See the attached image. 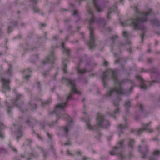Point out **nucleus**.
<instances>
[{"mask_svg": "<svg viewBox=\"0 0 160 160\" xmlns=\"http://www.w3.org/2000/svg\"><path fill=\"white\" fill-rule=\"evenodd\" d=\"M4 150L3 148H0V152H2Z\"/></svg>", "mask_w": 160, "mask_h": 160, "instance_id": "0e129e2a", "label": "nucleus"}, {"mask_svg": "<svg viewBox=\"0 0 160 160\" xmlns=\"http://www.w3.org/2000/svg\"><path fill=\"white\" fill-rule=\"evenodd\" d=\"M62 81L66 82L67 85H70L71 88V91L69 93L68 96L67 97L66 100L72 99L73 92L78 94L80 93V92L75 87L74 80H71L67 78L63 77L62 78Z\"/></svg>", "mask_w": 160, "mask_h": 160, "instance_id": "39448f33", "label": "nucleus"}, {"mask_svg": "<svg viewBox=\"0 0 160 160\" xmlns=\"http://www.w3.org/2000/svg\"><path fill=\"white\" fill-rule=\"evenodd\" d=\"M76 154L78 155H81V152L79 151H77L76 152Z\"/></svg>", "mask_w": 160, "mask_h": 160, "instance_id": "de8ad7c7", "label": "nucleus"}, {"mask_svg": "<svg viewBox=\"0 0 160 160\" xmlns=\"http://www.w3.org/2000/svg\"><path fill=\"white\" fill-rule=\"evenodd\" d=\"M12 66L11 65H8V72L7 74V75L9 76H11L12 74Z\"/></svg>", "mask_w": 160, "mask_h": 160, "instance_id": "a878e982", "label": "nucleus"}, {"mask_svg": "<svg viewBox=\"0 0 160 160\" xmlns=\"http://www.w3.org/2000/svg\"><path fill=\"white\" fill-rule=\"evenodd\" d=\"M56 58L54 56V52L52 51L49 55L48 56L45 60L43 61V64H44L50 63L52 64V66L53 67V64H54V62Z\"/></svg>", "mask_w": 160, "mask_h": 160, "instance_id": "6e6552de", "label": "nucleus"}, {"mask_svg": "<svg viewBox=\"0 0 160 160\" xmlns=\"http://www.w3.org/2000/svg\"><path fill=\"white\" fill-rule=\"evenodd\" d=\"M32 71V69L31 68H29L26 70H24L22 72L23 73H29Z\"/></svg>", "mask_w": 160, "mask_h": 160, "instance_id": "c756f323", "label": "nucleus"}, {"mask_svg": "<svg viewBox=\"0 0 160 160\" xmlns=\"http://www.w3.org/2000/svg\"><path fill=\"white\" fill-rule=\"evenodd\" d=\"M78 10H74V13H73V15H77L78 14Z\"/></svg>", "mask_w": 160, "mask_h": 160, "instance_id": "09e8293b", "label": "nucleus"}, {"mask_svg": "<svg viewBox=\"0 0 160 160\" xmlns=\"http://www.w3.org/2000/svg\"><path fill=\"white\" fill-rule=\"evenodd\" d=\"M155 158L153 157H150V160H154Z\"/></svg>", "mask_w": 160, "mask_h": 160, "instance_id": "69168bd1", "label": "nucleus"}, {"mask_svg": "<svg viewBox=\"0 0 160 160\" xmlns=\"http://www.w3.org/2000/svg\"><path fill=\"white\" fill-rule=\"evenodd\" d=\"M70 21V20L69 19H67L65 21V23H68V22H69Z\"/></svg>", "mask_w": 160, "mask_h": 160, "instance_id": "e2e57ef3", "label": "nucleus"}, {"mask_svg": "<svg viewBox=\"0 0 160 160\" xmlns=\"http://www.w3.org/2000/svg\"><path fill=\"white\" fill-rule=\"evenodd\" d=\"M102 136V134L101 132H98L97 135L95 136L96 138L100 140V138Z\"/></svg>", "mask_w": 160, "mask_h": 160, "instance_id": "473e14b6", "label": "nucleus"}, {"mask_svg": "<svg viewBox=\"0 0 160 160\" xmlns=\"http://www.w3.org/2000/svg\"><path fill=\"white\" fill-rule=\"evenodd\" d=\"M103 63L105 65H107L108 64V62H107L106 61H105Z\"/></svg>", "mask_w": 160, "mask_h": 160, "instance_id": "bf43d9fd", "label": "nucleus"}, {"mask_svg": "<svg viewBox=\"0 0 160 160\" xmlns=\"http://www.w3.org/2000/svg\"><path fill=\"white\" fill-rule=\"evenodd\" d=\"M42 101V107H44L46 105L48 104L49 102L50 101Z\"/></svg>", "mask_w": 160, "mask_h": 160, "instance_id": "c85d7f7f", "label": "nucleus"}, {"mask_svg": "<svg viewBox=\"0 0 160 160\" xmlns=\"http://www.w3.org/2000/svg\"><path fill=\"white\" fill-rule=\"evenodd\" d=\"M124 139L121 140L117 143V146L113 148L112 151L109 152L110 154L112 155L118 153L120 149H123L124 148Z\"/></svg>", "mask_w": 160, "mask_h": 160, "instance_id": "423d86ee", "label": "nucleus"}, {"mask_svg": "<svg viewBox=\"0 0 160 160\" xmlns=\"http://www.w3.org/2000/svg\"><path fill=\"white\" fill-rule=\"evenodd\" d=\"M137 78L139 79L141 82V84L140 85V88H141L146 89L148 88L147 85H146V82L143 80L142 77L139 76H138Z\"/></svg>", "mask_w": 160, "mask_h": 160, "instance_id": "f3484780", "label": "nucleus"}, {"mask_svg": "<svg viewBox=\"0 0 160 160\" xmlns=\"http://www.w3.org/2000/svg\"><path fill=\"white\" fill-rule=\"evenodd\" d=\"M89 25L88 26V28L89 30H90V20H88Z\"/></svg>", "mask_w": 160, "mask_h": 160, "instance_id": "680f3d73", "label": "nucleus"}, {"mask_svg": "<svg viewBox=\"0 0 160 160\" xmlns=\"http://www.w3.org/2000/svg\"><path fill=\"white\" fill-rule=\"evenodd\" d=\"M8 146L9 147V148H10L14 152H17V150L15 148V147H13L11 144V143H9L8 144Z\"/></svg>", "mask_w": 160, "mask_h": 160, "instance_id": "2f4dec72", "label": "nucleus"}, {"mask_svg": "<svg viewBox=\"0 0 160 160\" xmlns=\"http://www.w3.org/2000/svg\"><path fill=\"white\" fill-rule=\"evenodd\" d=\"M153 154L156 155L159 154H160V151L159 150H156L153 152Z\"/></svg>", "mask_w": 160, "mask_h": 160, "instance_id": "a19ab883", "label": "nucleus"}, {"mask_svg": "<svg viewBox=\"0 0 160 160\" xmlns=\"http://www.w3.org/2000/svg\"><path fill=\"white\" fill-rule=\"evenodd\" d=\"M125 158V156L122 154H120V160H123Z\"/></svg>", "mask_w": 160, "mask_h": 160, "instance_id": "4c0bfd02", "label": "nucleus"}, {"mask_svg": "<svg viewBox=\"0 0 160 160\" xmlns=\"http://www.w3.org/2000/svg\"><path fill=\"white\" fill-rule=\"evenodd\" d=\"M91 49L95 47V44L94 37L93 33L91 31Z\"/></svg>", "mask_w": 160, "mask_h": 160, "instance_id": "aec40b11", "label": "nucleus"}, {"mask_svg": "<svg viewBox=\"0 0 160 160\" xmlns=\"http://www.w3.org/2000/svg\"><path fill=\"white\" fill-rule=\"evenodd\" d=\"M61 47L63 53H66L67 56L69 57L70 55V51L69 49L67 48L65 46L64 43H62L61 44Z\"/></svg>", "mask_w": 160, "mask_h": 160, "instance_id": "2eb2a0df", "label": "nucleus"}, {"mask_svg": "<svg viewBox=\"0 0 160 160\" xmlns=\"http://www.w3.org/2000/svg\"><path fill=\"white\" fill-rule=\"evenodd\" d=\"M30 122H31V121L30 120H28L26 121V123L30 125Z\"/></svg>", "mask_w": 160, "mask_h": 160, "instance_id": "4d7b16f0", "label": "nucleus"}, {"mask_svg": "<svg viewBox=\"0 0 160 160\" xmlns=\"http://www.w3.org/2000/svg\"><path fill=\"white\" fill-rule=\"evenodd\" d=\"M22 126H20L19 127L16 133L17 135L16 139L17 142L18 141V140L20 138L22 137Z\"/></svg>", "mask_w": 160, "mask_h": 160, "instance_id": "6ab92c4d", "label": "nucleus"}, {"mask_svg": "<svg viewBox=\"0 0 160 160\" xmlns=\"http://www.w3.org/2000/svg\"><path fill=\"white\" fill-rule=\"evenodd\" d=\"M46 25V24L44 23H41L40 24L41 27H43L45 26Z\"/></svg>", "mask_w": 160, "mask_h": 160, "instance_id": "052dcab7", "label": "nucleus"}, {"mask_svg": "<svg viewBox=\"0 0 160 160\" xmlns=\"http://www.w3.org/2000/svg\"><path fill=\"white\" fill-rule=\"evenodd\" d=\"M34 157H35V156L34 155V154H33L31 153L29 157L27 158V160H30Z\"/></svg>", "mask_w": 160, "mask_h": 160, "instance_id": "79ce46f5", "label": "nucleus"}, {"mask_svg": "<svg viewBox=\"0 0 160 160\" xmlns=\"http://www.w3.org/2000/svg\"><path fill=\"white\" fill-rule=\"evenodd\" d=\"M128 32L126 31L123 32V36L124 37L127 38L128 36Z\"/></svg>", "mask_w": 160, "mask_h": 160, "instance_id": "58836bf2", "label": "nucleus"}, {"mask_svg": "<svg viewBox=\"0 0 160 160\" xmlns=\"http://www.w3.org/2000/svg\"><path fill=\"white\" fill-rule=\"evenodd\" d=\"M110 123L106 119L105 116L99 113L97 117V123L93 128L91 126V129H94L98 130L100 127L106 129L110 126Z\"/></svg>", "mask_w": 160, "mask_h": 160, "instance_id": "20e7f679", "label": "nucleus"}, {"mask_svg": "<svg viewBox=\"0 0 160 160\" xmlns=\"http://www.w3.org/2000/svg\"><path fill=\"white\" fill-rule=\"evenodd\" d=\"M5 128V126L3 123L0 122V138H4V135L2 130L4 129Z\"/></svg>", "mask_w": 160, "mask_h": 160, "instance_id": "4be33fe9", "label": "nucleus"}, {"mask_svg": "<svg viewBox=\"0 0 160 160\" xmlns=\"http://www.w3.org/2000/svg\"><path fill=\"white\" fill-rule=\"evenodd\" d=\"M117 8L116 7H114L109 8V10H108V11H109L108 12L107 15V18H109V15H110V13H111V12L112 10H113V12H116V11L117 10Z\"/></svg>", "mask_w": 160, "mask_h": 160, "instance_id": "b1692460", "label": "nucleus"}, {"mask_svg": "<svg viewBox=\"0 0 160 160\" xmlns=\"http://www.w3.org/2000/svg\"><path fill=\"white\" fill-rule=\"evenodd\" d=\"M68 58H66V59H65L64 60H63L62 61V63L63 65V67L62 68V71L65 73H66L67 72V70L66 68L67 66V64L68 63Z\"/></svg>", "mask_w": 160, "mask_h": 160, "instance_id": "a211bd4d", "label": "nucleus"}, {"mask_svg": "<svg viewBox=\"0 0 160 160\" xmlns=\"http://www.w3.org/2000/svg\"><path fill=\"white\" fill-rule=\"evenodd\" d=\"M30 77L29 75H26L24 76V78L26 80H28L29 78Z\"/></svg>", "mask_w": 160, "mask_h": 160, "instance_id": "c03bdc74", "label": "nucleus"}, {"mask_svg": "<svg viewBox=\"0 0 160 160\" xmlns=\"http://www.w3.org/2000/svg\"><path fill=\"white\" fill-rule=\"evenodd\" d=\"M135 142V141L134 139H130L128 145L129 147L132 149H133Z\"/></svg>", "mask_w": 160, "mask_h": 160, "instance_id": "5701e85b", "label": "nucleus"}, {"mask_svg": "<svg viewBox=\"0 0 160 160\" xmlns=\"http://www.w3.org/2000/svg\"><path fill=\"white\" fill-rule=\"evenodd\" d=\"M82 120L86 122V124L87 126V128L88 129H90V122L89 119H88V121L86 122V120L84 118H82Z\"/></svg>", "mask_w": 160, "mask_h": 160, "instance_id": "bb28decb", "label": "nucleus"}, {"mask_svg": "<svg viewBox=\"0 0 160 160\" xmlns=\"http://www.w3.org/2000/svg\"><path fill=\"white\" fill-rule=\"evenodd\" d=\"M141 95H138L137 96L136 98L137 99H141Z\"/></svg>", "mask_w": 160, "mask_h": 160, "instance_id": "8fccbe9b", "label": "nucleus"}, {"mask_svg": "<svg viewBox=\"0 0 160 160\" xmlns=\"http://www.w3.org/2000/svg\"><path fill=\"white\" fill-rule=\"evenodd\" d=\"M57 120H56L55 122H53L51 123L47 124L48 125L49 127H51L57 123Z\"/></svg>", "mask_w": 160, "mask_h": 160, "instance_id": "e433bc0d", "label": "nucleus"}, {"mask_svg": "<svg viewBox=\"0 0 160 160\" xmlns=\"http://www.w3.org/2000/svg\"><path fill=\"white\" fill-rule=\"evenodd\" d=\"M87 45L88 46V48H90V40H89L87 42Z\"/></svg>", "mask_w": 160, "mask_h": 160, "instance_id": "5fc2aeb1", "label": "nucleus"}, {"mask_svg": "<svg viewBox=\"0 0 160 160\" xmlns=\"http://www.w3.org/2000/svg\"><path fill=\"white\" fill-rule=\"evenodd\" d=\"M117 71L116 70H113L112 69H108L106 72H103L102 75L103 82L105 83L106 78L109 75H111L112 78L113 79L115 83L117 84L118 86H116L114 88L110 89L107 92L106 94V97L112 96L116 95H127L129 94L132 88L131 87L129 90H125L122 89L120 85L123 83L122 82L118 81L117 78Z\"/></svg>", "mask_w": 160, "mask_h": 160, "instance_id": "f257e3e1", "label": "nucleus"}, {"mask_svg": "<svg viewBox=\"0 0 160 160\" xmlns=\"http://www.w3.org/2000/svg\"><path fill=\"white\" fill-rule=\"evenodd\" d=\"M13 30V28L12 27L9 26L8 28V33L12 32Z\"/></svg>", "mask_w": 160, "mask_h": 160, "instance_id": "ea45409f", "label": "nucleus"}, {"mask_svg": "<svg viewBox=\"0 0 160 160\" xmlns=\"http://www.w3.org/2000/svg\"><path fill=\"white\" fill-rule=\"evenodd\" d=\"M158 21L157 20H155L153 22L157 25L158 24Z\"/></svg>", "mask_w": 160, "mask_h": 160, "instance_id": "603ef678", "label": "nucleus"}, {"mask_svg": "<svg viewBox=\"0 0 160 160\" xmlns=\"http://www.w3.org/2000/svg\"><path fill=\"white\" fill-rule=\"evenodd\" d=\"M152 10L149 9L148 12L142 14L138 13L135 18L131 19L127 21V23L132 26L135 29H141L142 23L147 21L152 14Z\"/></svg>", "mask_w": 160, "mask_h": 160, "instance_id": "7ed1b4c3", "label": "nucleus"}, {"mask_svg": "<svg viewBox=\"0 0 160 160\" xmlns=\"http://www.w3.org/2000/svg\"><path fill=\"white\" fill-rule=\"evenodd\" d=\"M71 144V143L69 140L68 141L64 143L65 145H70Z\"/></svg>", "mask_w": 160, "mask_h": 160, "instance_id": "37998d69", "label": "nucleus"}, {"mask_svg": "<svg viewBox=\"0 0 160 160\" xmlns=\"http://www.w3.org/2000/svg\"><path fill=\"white\" fill-rule=\"evenodd\" d=\"M124 106L125 108V112L126 115H128L130 113V112H129V108L131 106L130 101H127L125 103Z\"/></svg>", "mask_w": 160, "mask_h": 160, "instance_id": "dca6fc26", "label": "nucleus"}, {"mask_svg": "<svg viewBox=\"0 0 160 160\" xmlns=\"http://www.w3.org/2000/svg\"><path fill=\"white\" fill-rule=\"evenodd\" d=\"M32 142V141L30 139H27L23 145H29Z\"/></svg>", "mask_w": 160, "mask_h": 160, "instance_id": "72a5a7b5", "label": "nucleus"}, {"mask_svg": "<svg viewBox=\"0 0 160 160\" xmlns=\"http://www.w3.org/2000/svg\"><path fill=\"white\" fill-rule=\"evenodd\" d=\"M47 136H48V138L50 139H51L52 138V136L51 135H50L49 133H47Z\"/></svg>", "mask_w": 160, "mask_h": 160, "instance_id": "49530a36", "label": "nucleus"}, {"mask_svg": "<svg viewBox=\"0 0 160 160\" xmlns=\"http://www.w3.org/2000/svg\"><path fill=\"white\" fill-rule=\"evenodd\" d=\"M58 36H55L53 37V39H54V40H57L58 39Z\"/></svg>", "mask_w": 160, "mask_h": 160, "instance_id": "864d4df0", "label": "nucleus"}, {"mask_svg": "<svg viewBox=\"0 0 160 160\" xmlns=\"http://www.w3.org/2000/svg\"><path fill=\"white\" fill-rule=\"evenodd\" d=\"M91 26L92 23H93L95 22L94 18L93 17V16L92 13L91 12Z\"/></svg>", "mask_w": 160, "mask_h": 160, "instance_id": "7c9ffc66", "label": "nucleus"}, {"mask_svg": "<svg viewBox=\"0 0 160 160\" xmlns=\"http://www.w3.org/2000/svg\"><path fill=\"white\" fill-rule=\"evenodd\" d=\"M37 136L38 137V138L39 139L41 140H42V137L41 136H40V135H39L38 134L37 135Z\"/></svg>", "mask_w": 160, "mask_h": 160, "instance_id": "13d9d810", "label": "nucleus"}, {"mask_svg": "<svg viewBox=\"0 0 160 160\" xmlns=\"http://www.w3.org/2000/svg\"><path fill=\"white\" fill-rule=\"evenodd\" d=\"M18 24V22H12L11 23V24L14 26H16Z\"/></svg>", "mask_w": 160, "mask_h": 160, "instance_id": "a18cd8bd", "label": "nucleus"}, {"mask_svg": "<svg viewBox=\"0 0 160 160\" xmlns=\"http://www.w3.org/2000/svg\"><path fill=\"white\" fill-rule=\"evenodd\" d=\"M31 109L32 110H34L37 108V106L35 103H33L31 104Z\"/></svg>", "mask_w": 160, "mask_h": 160, "instance_id": "cd10ccee", "label": "nucleus"}, {"mask_svg": "<svg viewBox=\"0 0 160 160\" xmlns=\"http://www.w3.org/2000/svg\"><path fill=\"white\" fill-rule=\"evenodd\" d=\"M138 106L139 109L141 111L143 117H146L147 116V115L148 114V112L146 111L144 109V107L143 105L142 104H139L137 105Z\"/></svg>", "mask_w": 160, "mask_h": 160, "instance_id": "4468645a", "label": "nucleus"}, {"mask_svg": "<svg viewBox=\"0 0 160 160\" xmlns=\"http://www.w3.org/2000/svg\"><path fill=\"white\" fill-rule=\"evenodd\" d=\"M67 154L68 155H72V154L70 152V151L68 150L67 151Z\"/></svg>", "mask_w": 160, "mask_h": 160, "instance_id": "3c124183", "label": "nucleus"}, {"mask_svg": "<svg viewBox=\"0 0 160 160\" xmlns=\"http://www.w3.org/2000/svg\"><path fill=\"white\" fill-rule=\"evenodd\" d=\"M126 125H123L122 124H120L118 126V129L120 132L119 137L120 136V134L123 132L122 130L126 128Z\"/></svg>", "mask_w": 160, "mask_h": 160, "instance_id": "412c9836", "label": "nucleus"}, {"mask_svg": "<svg viewBox=\"0 0 160 160\" xmlns=\"http://www.w3.org/2000/svg\"><path fill=\"white\" fill-rule=\"evenodd\" d=\"M131 156V153H130V154H128V155L127 156V157H128L129 158H130Z\"/></svg>", "mask_w": 160, "mask_h": 160, "instance_id": "774afa93", "label": "nucleus"}, {"mask_svg": "<svg viewBox=\"0 0 160 160\" xmlns=\"http://www.w3.org/2000/svg\"><path fill=\"white\" fill-rule=\"evenodd\" d=\"M21 38V36H18L15 38H14V39L15 38Z\"/></svg>", "mask_w": 160, "mask_h": 160, "instance_id": "338daca9", "label": "nucleus"}, {"mask_svg": "<svg viewBox=\"0 0 160 160\" xmlns=\"http://www.w3.org/2000/svg\"><path fill=\"white\" fill-rule=\"evenodd\" d=\"M151 123V122L148 124L142 123V128L139 129L138 130H132L131 132L132 133L135 132L136 134L138 135H140L143 132L144 130H149L148 127L150 125Z\"/></svg>", "mask_w": 160, "mask_h": 160, "instance_id": "1a4fd4ad", "label": "nucleus"}, {"mask_svg": "<svg viewBox=\"0 0 160 160\" xmlns=\"http://www.w3.org/2000/svg\"><path fill=\"white\" fill-rule=\"evenodd\" d=\"M92 3L98 12H100L102 10V6L98 4V0H92Z\"/></svg>", "mask_w": 160, "mask_h": 160, "instance_id": "ddd939ff", "label": "nucleus"}, {"mask_svg": "<svg viewBox=\"0 0 160 160\" xmlns=\"http://www.w3.org/2000/svg\"><path fill=\"white\" fill-rule=\"evenodd\" d=\"M138 150L142 154V158H145L146 157L148 151V146L147 145H145L143 148H142L141 146H139L138 147Z\"/></svg>", "mask_w": 160, "mask_h": 160, "instance_id": "9d476101", "label": "nucleus"}, {"mask_svg": "<svg viewBox=\"0 0 160 160\" xmlns=\"http://www.w3.org/2000/svg\"><path fill=\"white\" fill-rule=\"evenodd\" d=\"M1 81L2 83L3 88L5 90L9 91L10 90V88L9 86L10 80L9 79L6 80L3 78L1 77Z\"/></svg>", "mask_w": 160, "mask_h": 160, "instance_id": "9b49d317", "label": "nucleus"}, {"mask_svg": "<svg viewBox=\"0 0 160 160\" xmlns=\"http://www.w3.org/2000/svg\"><path fill=\"white\" fill-rule=\"evenodd\" d=\"M77 70L78 71V73L83 74L87 72V71L85 69L80 70L79 68V64L77 68Z\"/></svg>", "mask_w": 160, "mask_h": 160, "instance_id": "393cba45", "label": "nucleus"}, {"mask_svg": "<svg viewBox=\"0 0 160 160\" xmlns=\"http://www.w3.org/2000/svg\"><path fill=\"white\" fill-rule=\"evenodd\" d=\"M23 97V95L22 94H17L16 96V99L15 100H18L19 99H21Z\"/></svg>", "mask_w": 160, "mask_h": 160, "instance_id": "c9c22d12", "label": "nucleus"}, {"mask_svg": "<svg viewBox=\"0 0 160 160\" xmlns=\"http://www.w3.org/2000/svg\"><path fill=\"white\" fill-rule=\"evenodd\" d=\"M11 101V102H10V105L9 104L10 103H8L7 101H5V103L7 107V109L8 113H10L12 108L14 106H16L19 108L21 107H22L23 105L22 104L20 105L19 104V101L16 100Z\"/></svg>", "mask_w": 160, "mask_h": 160, "instance_id": "0eeeda50", "label": "nucleus"}, {"mask_svg": "<svg viewBox=\"0 0 160 160\" xmlns=\"http://www.w3.org/2000/svg\"><path fill=\"white\" fill-rule=\"evenodd\" d=\"M86 8L88 13L89 14H90V7L89 3H87L86 6Z\"/></svg>", "mask_w": 160, "mask_h": 160, "instance_id": "f704fd0d", "label": "nucleus"}, {"mask_svg": "<svg viewBox=\"0 0 160 160\" xmlns=\"http://www.w3.org/2000/svg\"><path fill=\"white\" fill-rule=\"evenodd\" d=\"M68 101H65L64 102L57 105L54 108V111L53 112H51L49 113L50 115L55 114L58 119L62 118L68 122V124L64 127L63 129L65 132V134L67 137L69 129L71 128L73 125L72 118L66 113L64 109V107L67 104Z\"/></svg>", "mask_w": 160, "mask_h": 160, "instance_id": "f03ea898", "label": "nucleus"}, {"mask_svg": "<svg viewBox=\"0 0 160 160\" xmlns=\"http://www.w3.org/2000/svg\"><path fill=\"white\" fill-rule=\"evenodd\" d=\"M113 103L114 105L116 107V109L112 113L110 112L109 114L111 117H113L115 119L116 115L120 112L119 108L118 107L119 105V101H114Z\"/></svg>", "mask_w": 160, "mask_h": 160, "instance_id": "f8f14e48", "label": "nucleus"}, {"mask_svg": "<svg viewBox=\"0 0 160 160\" xmlns=\"http://www.w3.org/2000/svg\"><path fill=\"white\" fill-rule=\"evenodd\" d=\"M89 159L88 158L86 157H84L82 160H88Z\"/></svg>", "mask_w": 160, "mask_h": 160, "instance_id": "6e6d98bb", "label": "nucleus"}]
</instances>
